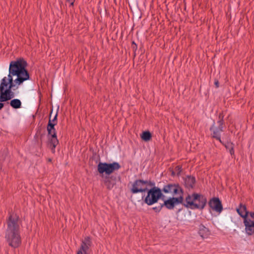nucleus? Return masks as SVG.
<instances>
[{"label":"nucleus","instance_id":"obj_1","mask_svg":"<svg viewBox=\"0 0 254 254\" xmlns=\"http://www.w3.org/2000/svg\"><path fill=\"white\" fill-rule=\"evenodd\" d=\"M5 238L9 246L13 249L18 248L21 244L18 217L16 214H9Z\"/></svg>","mask_w":254,"mask_h":254},{"label":"nucleus","instance_id":"obj_2","mask_svg":"<svg viewBox=\"0 0 254 254\" xmlns=\"http://www.w3.org/2000/svg\"><path fill=\"white\" fill-rule=\"evenodd\" d=\"M26 62L23 59H19L10 62L9 66V73L7 79H13V76H16V78L13 81L16 84L20 85L24 81L29 78V75L26 69Z\"/></svg>","mask_w":254,"mask_h":254},{"label":"nucleus","instance_id":"obj_3","mask_svg":"<svg viewBox=\"0 0 254 254\" xmlns=\"http://www.w3.org/2000/svg\"><path fill=\"white\" fill-rule=\"evenodd\" d=\"M18 85L15 84L13 79H7L4 77L0 84V102H3L11 100L14 97L12 90L18 89Z\"/></svg>","mask_w":254,"mask_h":254},{"label":"nucleus","instance_id":"obj_4","mask_svg":"<svg viewBox=\"0 0 254 254\" xmlns=\"http://www.w3.org/2000/svg\"><path fill=\"white\" fill-rule=\"evenodd\" d=\"M206 198L202 195L193 193L189 194L186 197L183 205L191 209H203L206 205Z\"/></svg>","mask_w":254,"mask_h":254},{"label":"nucleus","instance_id":"obj_5","mask_svg":"<svg viewBox=\"0 0 254 254\" xmlns=\"http://www.w3.org/2000/svg\"><path fill=\"white\" fill-rule=\"evenodd\" d=\"M52 112V111L51 112ZM52 114V113H51ZM51 114H50V120L47 126V131L48 133V139L51 147V150L53 153H55V148L59 143V140L57 139L56 129L55 126L56 123H52L51 121Z\"/></svg>","mask_w":254,"mask_h":254},{"label":"nucleus","instance_id":"obj_6","mask_svg":"<svg viewBox=\"0 0 254 254\" xmlns=\"http://www.w3.org/2000/svg\"><path fill=\"white\" fill-rule=\"evenodd\" d=\"M223 115L222 113H220L218 116V121L217 122L218 127L215 126V123L213 122V125L210 128V130L211 131V135L212 137L216 138L220 143H222L221 139V133L223 131Z\"/></svg>","mask_w":254,"mask_h":254},{"label":"nucleus","instance_id":"obj_7","mask_svg":"<svg viewBox=\"0 0 254 254\" xmlns=\"http://www.w3.org/2000/svg\"><path fill=\"white\" fill-rule=\"evenodd\" d=\"M162 195L161 190L159 188L153 187L148 191L144 202L148 205H151L156 203Z\"/></svg>","mask_w":254,"mask_h":254},{"label":"nucleus","instance_id":"obj_8","mask_svg":"<svg viewBox=\"0 0 254 254\" xmlns=\"http://www.w3.org/2000/svg\"><path fill=\"white\" fill-rule=\"evenodd\" d=\"M121 168L119 163L114 162L112 163L99 162L97 166L98 171L100 174L105 173L110 175L114 171L118 170Z\"/></svg>","mask_w":254,"mask_h":254},{"label":"nucleus","instance_id":"obj_9","mask_svg":"<svg viewBox=\"0 0 254 254\" xmlns=\"http://www.w3.org/2000/svg\"><path fill=\"white\" fill-rule=\"evenodd\" d=\"M149 186H151L150 181L136 180L132 184L130 191L133 194L145 192L148 190V187Z\"/></svg>","mask_w":254,"mask_h":254},{"label":"nucleus","instance_id":"obj_10","mask_svg":"<svg viewBox=\"0 0 254 254\" xmlns=\"http://www.w3.org/2000/svg\"><path fill=\"white\" fill-rule=\"evenodd\" d=\"M245 231L247 235L254 234V212H250L249 216L244 220Z\"/></svg>","mask_w":254,"mask_h":254},{"label":"nucleus","instance_id":"obj_11","mask_svg":"<svg viewBox=\"0 0 254 254\" xmlns=\"http://www.w3.org/2000/svg\"><path fill=\"white\" fill-rule=\"evenodd\" d=\"M183 202V197L180 195L177 197H171L164 200L163 205L168 209H173L176 205Z\"/></svg>","mask_w":254,"mask_h":254},{"label":"nucleus","instance_id":"obj_12","mask_svg":"<svg viewBox=\"0 0 254 254\" xmlns=\"http://www.w3.org/2000/svg\"><path fill=\"white\" fill-rule=\"evenodd\" d=\"M163 191L165 193H170L173 194L183 196V191L179 185L175 184H168L164 187Z\"/></svg>","mask_w":254,"mask_h":254},{"label":"nucleus","instance_id":"obj_13","mask_svg":"<svg viewBox=\"0 0 254 254\" xmlns=\"http://www.w3.org/2000/svg\"><path fill=\"white\" fill-rule=\"evenodd\" d=\"M209 207L214 211L220 213L223 210L222 203L218 197H213L208 202Z\"/></svg>","mask_w":254,"mask_h":254},{"label":"nucleus","instance_id":"obj_14","mask_svg":"<svg viewBox=\"0 0 254 254\" xmlns=\"http://www.w3.org/2000/svg\"><path fill=\"white\" fill-rule=\"evenodd\" d=\"M236 211L239 215L243 218H247L249 216L250 213L247 210L246 205L242 203H240L239 207L237 208Z\"/></svg>","mask_w":254,"mask_h":254},{"label":"nucleus","instance_id":"obj_15","mask_svg":"<svg viewBox=\"0 0 254 254\" xmlns=\"http://www.w3.org/2000/svg\"><path fill=\"white\" fill-rule=\"evenodd\" d=\"M198 233L202 238L206 239L210 235V231L208 228L203 225L200 224L198 227Z\"/></svg>","mask_w":254,"mask_h":254},{"label":"nucleus","instance_id":"obj_16","mask_svg":"<svg viewBox=\"0 0 254 254\" xmlns=\"http://www.w3.org/2000/svg\"><path fill=\"white\" fill-rule=\"evenodd\" d=\"M116 183V178L113 176L106 177L104 180V184L108 190H111Z\"/></svg>","mask_w":254,"mask_h":254},{"label":"nucleus","instance_id":"obj_17","mask_svg":"<svg viewBox=\"0 0 254 254\" xmlns=\"http://www.w3.org/2000/svg\"><path fill=\"white\" fill-rule=\"evenodd\" d=\"M92 244L91 239L90 237L87 236L82 241L80 248L88 250Z\"/></svg>","mask_w":254,"mask_h":254},{"label":"nucleus","instance_id":"obj_18","mask_svg":"<svg viewBox=\"0 0 254 254\" xmlns=\"http://www.w3.org/2000/svg\"><path fill=\"white\" fill-rule=\"evenodd\" d=\"M195 183L194 177L188 176L185 180V185L188 188H192Z\"/></svg>","mask_w":254,"mask_h":254},{"label":"nucleus","instance_id":"obj_19","mask_svg":"<svg viewBox=\"0 0 254 254\" xmlns=\"http://www.w3.org/2000/svg\"><path fill=\"white\" fill-rule=\"evenodd\" d=\"M9 104L14 109H19L21 107L22 103L19 99H13L10 101Z\"/></svg>","mask_w":254,"mask_h":254},{"label":"nucleus","instance_id":"obj_20","mask_svg":"<svg viewBox=\"0 0 254 254\" xmlns=\"http://www.w3.org/2000/svg\"><path fill=\"white\" fill-rule=\"evenodd\" d=\"M226 147V148L229 150V153L231 155H234V144L231 142H227L226 143L224 144L223 142L222 143Z\"/></svg>","mask_w":254,"mask_h":254},{"label":"nucleus","instance_id":"obj_21","mask_svg":"<svg viewBox=\"0 0 254 254\" xmlns=\"http://www.w3.org/2000/svg\"><path fill=\"white\" fill-rule=\"evenodd\" d=\"M141 137L143 140L147 141L151 138V134L149 131H145L143 132Z\"/></svg>","mask_w":254,"mask_h":254},{"label":"nucleus","instance_id":"obj_22","mask_svg":"<svg viewBox=\"0 0 254 254\" xmlns=\"http://www.w3.org/2000/svg\"><path fill=\"white\" fill-rule=\"evenodd\" d=\"M164 207L163 205V203L160 204L158 206H155L152 208V209L156 212H159L161 211L162 207Z\"/></svg>","mask_w":254,"mask_h":254},{"label":"nucleus","instance_id":"obj_23","mask_svg":"<svg viewBox=\"0 0 254 254\" xmlns=\"http://www.w3.org/2000/svg\"><path fill=\"white\" fill-rule=\"evenodd\" d=\"M87 250L79 248L76 254H87Z\"/></svg>","mask_w":254,"mask_h":254},{"label":"nucleus","instance_id":"obj_24","mask_svg":"<svg viewBox=\"0 0 254 254\" xmlns=\"http://www.w3.org/2000/svg\"><path fill=\"white\" fill-rule=\"evenodd\" d=\"M57 116H58V113L56 114L55 115L54 118L52 120H51L52 123H57Z\"/></svg>","mask_w":254,"mask_h":254},{"label":"nucleus","instance_id":"obj_25","mask_svg":"<svg viewBox=\"0 0 254 254\" xmlns=\"http://www.w3.org/2000/svg\"><path fill=\"white\" fill-rule=\"evenodd\" d=\"M219 81L218 80H215L214 82V84L215 85L216 87H219Z\"/></svg>","mask_w":254,"mask_h":254},{"label":"nucleus","instance_id":"obj_26","mask_svg":"<svg viewBox=\"0 0 254 254\" xmlns=\"http://www.w3.org/2000/svg\"><path fill=\"white\" fill-rule=\"evenodd\" d=\"M4 104L2 103H0V110L3 107Z\"/></svg>","mask_w":254,"mask_h":254},{"label":"nucleus","instance_id":"obj_27","mask_svg":"<svg viewBox=\"0 0 254 254\" xmlns=\"http://www.w3.org/2000/svg\"><path fill=\"white\" fill-rule=\"evenodd\" d=\"M68 1H70V0H67ZM74 2V0H72V2H71V5H73Z\"/></svg>","mask_w":254,"mask_h":254},{"label":"nucleus","instance_id":"obj_28","mask_svg":"<svg viewBox=\"0 0 254 254\" xmlns=\"http://www.w3.org/2000/svg\"><path fill=\"white\" fill-rule=\"evenodd\" d=\"M132 44H134L135 45V46L136 47V45L135 44L134 42H132Z\"/></svg>","mask_w":254,"mask_h":254},{"label":"nucleus","instance_id":"obj_29","mask_svg":"<svg viewBox=\"0 0 254 254\" xmlns=\"http://www.w3.org/2000/svg\"><path fill=\"white\" fill-rule=\"evenodd\" d=\"M49 161H51V159H49Z\"/></svg>","mask_w":254,"mask_h":254},{"label":"nucleus","instance_id":"obj_30","mask_svg":"<svg viewBox=\"0 0 254 254\" xmlns=\"http://www.w3.org/2000/svg\"><path fill=\"white\" fill-rule=\"evenodd\" d=\"M69 2L71 3L72 2V0H70Z\"/></svg>","mask_w":254,"mask_h":254}]
</instances>
